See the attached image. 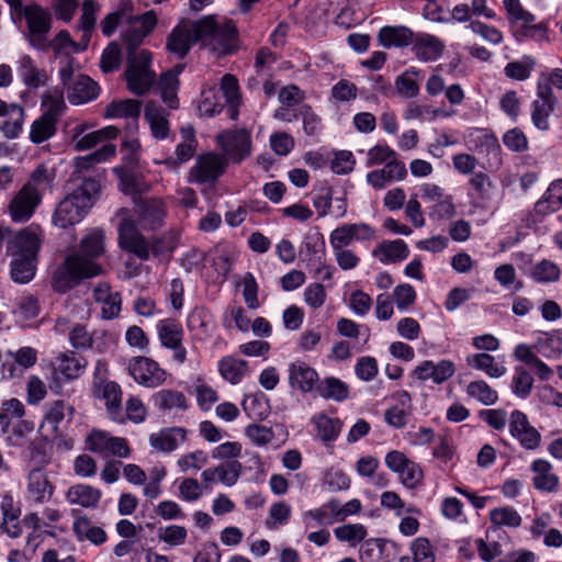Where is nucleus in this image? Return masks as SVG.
<instances>
[{"mask_svg": "<svg viewBox=\"0 0 562 562\" xmlns=\"http://www.w3.org/2000/svg\"><path fill=\"white\" fill-rule=\"evenodd\" d=\"M106 363L98 361L94 370L93 394L95 397L104 401L109 417L116 423H124L125 417L122 414V390L113 381H105Z\"/></svg>", "mask_w": 562, "mask_h": 562, "instance_id": "obj_9", "label": "nucleus"}, {"mask_svg": "<svg viewBox=\"0 0 562 562\" xmlns=\"http://www.w3.org/2000/svg\"><path fill=\"white\" fill-rule=\"evenodd\" d=\"M169 113L158 105L157 103L150 101L147 103L145 108V120L148 122L151 135L157 139H164L169 134Z\"/></svg>", "mask_w": 562, "mask_h": 562, "instance_id": "obj_40", "label": "nucleus"}, {"mask_svg": "<svg viewBox=\"0 0 562 562\" xmlns=\"http://www.w3.org/2000/svg\"><path fill=\"white\" fill-rule=\"evenodd\" d=\"M11 278L15 283H29L35 277L37 257L12 256Z\"/></svg>", "mask_w": 562, "mask_h": 562, "instance_id": "obj_46", "label": "nucleus"}, {"mask_svg": "<svg viewBox=\"0 0 562 562\" xmlns=\"http://www.w3.org/2000/svg\"><path fill=\"white\" fill-rule=\"evenodd\" d=\"M195 43H200L198 21H182L169 34L167 48L170 53L183 58Z\"/></svg>", "mask_w": 562, "mask_h": 562, "instance_id": "obj_20", "label": "nucleus"}, {"mask_svg": "<svg viewBox=\"0 0 562 562\" xmlns=\"http://www.w3.org/2000/svg\"><path fill=\"white\" fill-rule=\"evenodd\" d=\"M56 173L53 168L38 165L29 176L22 187L10 199L7 212L12 223L29 222L43 202L47 192L55 186Z\"/></svg>", "mask_w": 562, "mask_h": 562, "instance_id": "obj_2", "label": "nucleus"}, {"mask_svg": "<svg viewBox=\"0 0 562 562\" xmlns=\"http://www.w3.org/2000/svg\"><path fill=\"white\" fill-rule=\"evenodd\" d=\"M562 209V179L550 183L533 206V216L540 220Z\"/></svg>", "mask_w": 562, "mask_h": 562, "instance_id": "obj_31", "label": "nucleus"}, {"mask_svg": "<svg viewBox=\"0 0 562 562\" xmlns=\"http://www.w3.org/2000/svg\"><path fill=\"white\" fill-rule=\"evenodd\" d=\"M154 402L159 409H186L188 407L184 394L176 390H160L154 395Z\"/></svg>", "mask_w": 562, "mask_h": 562, "instance_id": "obj_57", "label": "nucleus"}, {"mask_svg": "<svg viewBox=\"0 0 562 562\" xmlns=\"http://www.w3.org/2000/svg\"><path fill=\"white\" fill-rule=\"evenodd\" d=\"M248 370V364L245 360L236 359L231 356L223 357L218 361V371L223 379L232 384H237L241 381Z\"/></svg>", "mask_w": 562, "mask_h": 562, "instance_id": "obj_53", "label": "nucleus"}, {"mask_svg": "<svg viewBox=\"0 0 562 562\" xmlns=\"http://www.w3.org/2000/svg\"><path fill=\"white\" fill-rule=\"evenodd\" d=\"M510 27L515 38L522 42L527 38L536 42L548 41V29L543 22L536 23V16L525 10L519 0H504Z\"/></svg>", "mask_w": 562, "mask_h": 562, "instance_id": "obj_6", "label": "nucleus"}, {"mask_svg": "<svg viewBox=\"0 0 562 562\" xmlns=\"http://www.w3.org/2000/svg\"><path fill=\"white\" fill-rule=\"evenodd\" d=\"M241 470L243 467L238 461H232L204 470L201 477L205 488L217 481L226 486H233L237 483Z\"/></svg>", "mask_w": 562, "mask_h": 562, "instance_id": "obj_27", "label": "nucleus"}, {"mask_svg": "<svg viewBox=\"0 0 562 562\" xmlns=\"http://www.w3.org/2000/svg\"><path fill=\"white\" fill-rule=\"evenodd\" d=\"M375 231L367 223L344 224L335 228L329 236L333 249H346L353 240H371Z\"/></svg>", "mask_w": 562, "mask_h": 562, "instance_id": "obj_21", "label": "nucleus"}, {"mask_svg": "<svg viewBox=\"0 0 562 562\" xmlns=\"http://www.w3.org/2000/svg\"><path fill=\"white\" fill-rule=\"evenodd\" d=\"M514 358L524 363L522 367L527 368L530 373H535L541 381H548L553 375V370L536 355L529 345H517Z\"/></svg>", "mask_w": 562, "mask_h": 562, "instance_id": "obj_26", "label": "nucleus"}, {"mask_svg": "<svg viewBox=\"0 0 562 562\" xmlns=\"http://www.w3.org/2000/svg\"><path fill=\"white\" fill-rule=\"evenodd\" d=\"M467 394L485 406L494 405L498 401V393L483 380L470 382Z\"/></svg>", "mask_w": 562, "mask_h": 562, "instance_id": "obj_58", "label": "nucleus"}, {"mask_svg": "<svg viewBox=\"0 0 562 562\" xmlns=\"http://www.w3.org/2000/svg\"><path fill=\"white\" fill-rule=\"evenodd\" d=\"M509 432L527 450H535L541 443L540 432L530 425L527 415L520 411L512 412Z\"/></svg>", "mask_w": 562, "mask_h": 562, "instance_id": "obj_22", "label": "nucleus"}, {"mask_svg": "<svg viewBox=\"0 0 562 562\" xmlns=\"http://www.w3.org/2000/svg\"><path fill=\"white\" fill-rule=\"evenodd\" d=\"M387 544L395 547L393 542L380 538L366 540L359 549L360 562H391L392 557L386 552Z\"/></svg>", "mask_w": 562, "mask_h": 562, "instance_id": "obj_41", "label": "nucleus"}, {"mask_svg": "<svg viewBox=\"0 0 562 562\" xmlns=\"http://www.w3.org/2000/svg\"><path fill=\"white\" fill-rule=\"evenodd\" d=\"M180 70L164 72L158 82V89L162 101L170 108H178L177 90L179 86L178 74Z\"/></svg>", "mask_w": 562, "mask_h": 562, "instance_id": "obj_54", "label": "nucleus"}, {"mask_svg": "<svg viewBox=\"0 0 562 562\" xmlns=\"http://www.w3.org/2000/svg\"><path fill=\"white\" fill-rule=\"evenodd\" d=\"M59 77L66 87L67 98L71 104H83L99 95V85L86 75L76 74L72 58H68L60 67Z\"/></svg>", "mask_w": 562, "mask_h": 562, "instance_id": "obj_7", "label": "nucleus"}, {"mask_svg": "<svg viewBox=\"0 0 562 562\" xmlns=\"http://www.w3.org/2000/svg\"><path fill=\"white\" fill-rule=\"evenodd\" d=\"M414 41V33L405 26H384L379 32V42L384 47L407 46Z\"/></svg>", "mask_w": 562, "mask_h": 562, "instance_id": "obj_48", "label": "nucleus"}, {"mask_svg": "<svg viewBox=\"0 0 562 562\" xmlns=\"http://www.w3.org/2000/svg\"><path fill=\"white\" fill-rule=\"evenodd\" d=\"M187 431L181 427L161 429L149 436L150 446L161 452H171L186 439Z\"/></svg>", "mask_w": 562, "mask_h": 562, "instance_id": "obj_37", "label": "nucleus"}, {"mask_svg": "<svg viewBox=\"0 0 562 562\" xmlns=\"http://www.w3.org/2000/svg\"><path fill=\"white\" fill-rule=\"evenodd\" d=\"M312 423L316 427L317 437L324 442L335 441L341 430V422L338 418H330L327 415L319 413L312 417Z\"/></svg>", "mask_w": 562, "mask_h": 562, "instance_id": "obj_50", "label": "nucleus"}, {"mask_svg": "<svg viewBox=\"0 0 562 562\" xmlns=\"http://www.w3.org/2000/svg\"><path fill=\"white\" fill-rule=\"evenodd\" d=\"M316 393L326 400L344 402L349 397V386L338 378L327 376L319 381Z\"/></svg>", "mask_w": 562, "mask_h": 562, "instance_id": "obj_49", "label": "nucleus"}, {"mask_svg": "<svg viewBox=\"0 0 562 562\" xmlns=\"http://www.w3.org/2000/svg\"><path fill=\"white\" fill-rule=\"evenodd\" d=\"M417 71L412 68L407 69L396 78L395 88L400 95L407 99H412L418 95L419 85L415 79Z\"/></svg>", "mask_w": 562, "mask_h": 562, "instance_id": "obj_62", "label": "nucleus"}, {"mask_svg": "<svg viewBox=\"0 0 562 562\" xmlns=\"http://www.w3.org/2000/svg\"><path fill=\"white\" fill-rule=\"evenodd\" d=\"M530 470L533 473L532 485L536 490L546 493H553L558 490L560 480L548 460H533Z\"/></svg>", "mask_w": 562, "mask_h": 562, "instance_id": "obj_28", "label": "nucleus"}, {"mask_svg": "<svg viewBox=\"0 0 562 562\" xmlns=\"http://www.w3.org/2000/svg\"><path fill=\"white\" fill-rule=\"evenodd\" d=\"M18 70L23 82L30 88H38L46 82V72L38 69L29 55H23L20 58Z\"/></svg>", "mask_w": 562, "mask_h": 562, "instance_id": "obj_51", "label": "nucleus"}, {"mask_svg": "<svg viewBox=\"0 0 562 562\" xmlns=\"http://www.w3.org/2000/svg\"><path fill=\"white\" fill-rule=\"evenodd\" d=\"M103 179L99 172L85 177L82 183L56 205L52 215L53 225L67 229L80 223L99 195Z\"/></svg>", "mask_w": 562, "mask_h": 562, "instance_id": "obj_3", "label": "nucleus"}, {"mask_svg": "<svg viewBox=\"0 0 562 562\" xmlns=\"http://www.w3.org/2000/svg\"><path fill=\"white\" fill-rule=\"evenodd\" d=\"M113 172L120 180V189L126 195L133 198L149 190V184L143 176L135 170L126 167H115Z\"/></svg>", "mask_w": 562, "mask_h": 562, "instance_id": "obj_36", "label": "nucleus"}, {"mask_svg": "<svg viewBox=\"0 0 562 562\" xmlns=\"http://www.w3.org/2000/svg\"><path fill=\"white\" fill-rule=\"evenodd\" d=\"M124 78L128 90L136 95H144L153 87L156 74L150 68L151 55L140 49L137 54H127Z\"/></svg>", "mask_w": 562, "mask_h": 562, "instance_id": "obj_8", "label": "nucleus"}, {"mask_svg": "<svg viewBox=\"0 0 562 562\" xmlns=\"http://www.w3.org/2000/svg\"><path fill=\"white\" fill-rule=\"evenodd\" d=\"M413 50L416 57L424 61H432L438 59L445 48L443 43L436 36L430 34H417L414 37Z\"/></svg>", "mask_w": 562, "mask_h": 562, "instance_id": "obj_38", "label": "nucleus"}, {"mask_svg": "<svg viewBox=\"0 0 562 562\" xmlns=\"http://www.w3.org/2000/svg\"><path fill=\"white\" fill-rule=\"evenodd\" d=\"M467 364L485 372L490 378H501L506 373V368L496 362L493 356L485 352L468 356Z\"/></svg>", "mask_w": 562, "mask_h": 562, "instance_id": "obj_52", "label": "nucleus"}, {"mask_svg": "<svg viewBox=\"0 0 562 562\" xmlns=\"http://www.w3.org/2000/svg\"><path fill=\"white\" fill-rule=\"evenodd\" d=\"M86 448L103 459L127 458L131 449L125 438L114 437L101 429H92L86 437Z\"/></svg>", "mask_w": 562, "mask_h": 562, "instance_id": "obj_12", "label": "nucleus"}, {"mask_svg": "<svg viewBox=\"0 0 562 562\" xmlns=\"http://www.w3.org/2000/svg\"><path fill=\"white\" fill-rule=\"evenodd\" d=\"M101 273L102 268L98 262H91L79 255L69 254L54 270L50 286L55 292L64 294L77 286L82 280Z\"/></svg>", "mask_w": 562, "mask_h": 562, "instance_id": "obj_5", "label": "nucleus"}, {"mask_svg": "<svg viewBox=\"0 0 562 562\" xmlns=\"http://www.w3.org/2000/svg\"><path fill=\"white\" fill-rule=\"evenodd\" d=\"M92 296L97 303L102 305L101 315L104 319H113L119 316L122 305L121 294L113 292L108 283H99L93 289Z\"/></svg>", "mask_w": 562, "mask_h": 562, "instance_id": "obj_32", "label": "nucleus"}, {"mask_svg": "<svg viewBox=\"0 0 562 562\" xmlns=\"http://www.w3.org/2000/svg\"><path fill=\"white\" fill-rule=\"evenodd\" d=\"M372 255L386 265L406 259L409 249L403 239L384 240L373 249Z\"/></svg>", "mask_w": 562, "mask_h": 562, "instance_id": "obj_39", "label": "nucleus"}, {"mask_svg": "<svg viewBox=\"0 0 562 562\" xmlns=\"http://www.w3.org/2000/svg\"><path fill=\"white\" fill-rule=\"evenodd\" d=\"M127 370L135 382L146 387H158L167 379L166 370L157 361L143 356L131 358Z\"/></svg>", "mask_w": 562, "mask_h": 562, "instance_id": "obj_15", "label": "nucleus"}, {"mask_svg": "<svg viewBox=\"0 0 562 562\" xmlns=\"http://www.w3.org/2000/svg\"><path fill=\"white\" fill-rule=\"evenodd\" d=\"M221 91L226 99L228 109L227 113L231 120H237L240 104V92L238 80L235 76L226 74L221 80Z\"/></svg>", "mask_w": 562, "mask_h": 562, "instance_id": "obj_47", "label": "nucleus"}, {"mask_svg": "<svg viewBox=\"0 0 562 562\" xmlns=\"http://www.w3.org/2000/svg\"><path fill=\"white\" fill-rule=\"evenodd\" d=\"M367 528L361 524H346L334 529L335 537L351 547L357 546L367 537Z\"/></svg>", "mask_w": 562, "mask_h": 562, "instance_id": "obj_59", "label": "nucleus"}, {"mask_svg": "<svg viewBox=\"0 0 562 562\" xmlns=\"http://www.w3.org/2000/svg\"><path fill=\"white\" fill-rule=\"evenodd\" d=\"M38 301L31 295L21 297L13 311L15 323L23 327L30 326L31 322L38 316Z\"/></svg>", "mask_w": 562, "mask_h": 562, "instance_id": "obj_55", "label": "nucleus"}, {"mask_svg": "<svg viewBox=\"0 0 562 562\" xmlns=\"http://www.w3.org/2000/svg\"><path fill=\"white\" fill-rule=\"evenodd\" d=\"M536 60L531 56H525L521 60L510 61L505 68V75L515 80H526L535 68Z\"/></svg>", "mask_w": 562, "mask_h": 562, "instance_id": "obj_63", "label": "nucleus"}, {"mask_svg": "<svg viewBox=\"0 0 562 562\" xmlns=\"http://www.w3.org/2000/svg\"><path fill=\"white\" fill-rule=\"evenodd\" d=\"M157 23V16L154 11H147L144 14L128 16L127 27L122 34L123 44L127 54H137L138 46L145 37L154 30Z\"/></svg>", "mask_w": 562, "mask_h": 562, "instance_id": "obj_17", "label": "nucleus"}, {"mask_svg": "<svg viewBox=\"0 0 562 562\" xmlns=\"http://www.w3.org/2000/svg\"><path fill=\"white\" fill-rule=\"evenodd\" d=\"M469 186L472 191L470 195L480 206H485L492 200L496 189L488 175L482 171L473 173L469 180Z\"/></svg>", "mask_w": 562, "mask_h": 562, "instance_id": "obj_44", "label": "nucleus"}, {"mask_svg": "<svg viewBox=\"0 0 562 562\" xmlns=\"http://www.w3.org/2000/svg\"><path fill=\"white\" fill-rule=\"evenodd\" d=\"M198 30L201 45L220 56L231 55L238 48V31L232 20L207 15L198 20Z\"/></svg>", "mask_w": 562, "mask_h": 562, "instance_id": "obj_4", "label": "nucleus"}, {"mask_svg": "<svg viewBox=\"0 0 562 562\" xmlns=\"http://www.w3.org/2000/svg\"><path fill=\"white\" fill-rule=\"evenodd\" d=\"M142 113V102L135 99H124L112 101L105 108V116L110 119L132 120L130 126L135 130L137 120Z\"/></svg>", "mask_w": 562, "mask_h": 562, "instance_id": "obj_34", "label": "nucleus"}, {"mask_svg": "<svg viewBox=\"0 0 562 562\" xmlns=\"http://www.w3.org/2000/svg\"><path fill=\"white\" fill-rule=\"evenodd\" d=\"M215 142L228 164L239 165L252 154L251 132L245 127L225 130L215 136Z\"/></svg>", "mask_w": 562, "mask_h": 562, "instance_id": "obj_10", "label": "nucleus"}, {"mask_svg": "<svg viewBox=\"0 0 562 562\" xmlns=\"http://www.w3.org/2000/svg\"><path fill=\"white\" fill-rule=\"evenodd\" d=\"M488 519L495 529H517L522 524L520 514L512 506H498L490 510Z\"/></svg>", "mask_w": 562, "mask_h": 562, "instance_id": "obj_45", "label": "nucleus"}, {"mask_svg": "<svg viewBox=\"0 0 562 562\" xmlns=\"http://www.w3.org/2000/svg\"><path fill=\"white\" fill-rule=\"evenodd\" d=\"M55 493V485L43 468H31L25 480V499L35 505L48 503Z\"/></svg>", "mask_w": 562, "mask_h": 562, "instance_id": "obj_18", "label": "nucleus"}, {"mask_svg": "<svg viewBox=\"0 0 562 562\" xmlns=\"http://www.w3.org/2000/svg\"><path fill=\"white\" fill-rule=\"evenodd\" d=\"M227 159L217 153H205L196 157L189 172V181L198 184H214L226 171Z\"/></svg>", "mask_w": 562, "mask_h": 562, "instance_id": "obj_13", "label": "nucleus"}, {"mask_svg": "<svg viewBox=\"0 0 562 562\" xmlns=\"http://www.w3.org/2000/svg\"><path fill=\"white\" fill-rule=\"evenodd\" d=\"M533 386V376L522 366L515 367V373L512 382V390L515 395L526 398L530 395Z\"/></svg>", "mask_w": 562, "mask_h": 562, "instance_id": "obj_61", "label": "nucleus"}, {"mask_svg": "<svg viewBox=\"0 0 562 562\" xmlns=\"http://www.w3.org/2000/svg\"><path fill=\"white\" fill-rule=\"evenodd\" d=\"M27 24L26 38L30 45L37 50H47L49 41L47 35L52 29L50 13L38 4H29L22 9Z\"/></svg>", "mask_w": 562, "mask_h": 562, "instance_id": "obj_11", "label": "nucleus"}, {"mask_svg": "<svg viewBox=\"0 0 562 562\" xmlns=\"http://www.w3.org/2000/svg\"><path fill=\"white\" fill-rule=\"evenodd\" d=\"M454 111H446L442 108H434L430 104L409 102L403 112L406 121H418L419 123L434 122L437 119L450 117Z\"/></svg>", "mask_w": 562, "mask_h": 562, "instance_id": "obj_33", "label": "nucleus"}, {"mask_svg": "<svg viewBox=\"0 0 562 562\" xmlns=\"http://www.w3.org/2000/svg\"><path fill=\"white\" fill-rule=\"evenodd\" d=\"M87 367V361L82 357H78L75 352L69 351L60 353L54 362V372L60 373L67 380L79 378Z\"/></svg>", "mask_w": 562, "mask_h": 562, "instance_id": "obj_42", "label": "nucleus"}, {"mask_svg": "<svg viewBox=\"0 0 562 562\" xmlns=\"http://www.w3.org/2000/svg\"><path fill=\"white\" fill-rule=\"evenodd\" d=\"M72 530L79 541L87 540L95 546L103 544L108 539L106 532L101 527L92 525L86 516L75 517Z\"/></svg>", "mask_w": 562, "mask_h": 562, "instance_id": "obj_43", "label": "nucleus"}, {"mask_svg": "<svg viewBox=\"0 0 562 562\" xmlns=\"http://www.w3.org/2000/svg\"><path fill=\"white\" fill-rule=\"evenodd\" d=\"M57 122L47 116L41 115L36 119L30 130V139L33 144H42L52 138L57 131Z\"/></svg>", "mask_w": 562, "mask_h": 562, "instance_id": "obj_56", "label": "nucleus"}, {"mask_svg": "<svg viewBox=\"0 0 562 562\" xmlns=\"http://www.w3.org/2000/svg\"><path fill=\"white\" fill-rule=\"evenodd\" d=\"M24 110L18 104L0 100V131L7 138H15L22 131Z\"/></svg>", "mask_w": 562, "mask_h": 562, "instance_id": "obj_30", "label": "nucleus"}, {"mask_svg": "<svg viewBox=\"0 0 562 562\" xmlns=\"http://www.w3.org/2000/svg\"><path fill=\"white\" fill-rule=\"evenodd\" d=\"M116 148L113 144H104L102 147L94 153H91L83 157H78L76 159V168L78 172L82 170H88L95 164L108 160L110 157L115 155Z\"/></svg>", "mask_w": 562, "mask_h": 562, "instance_id": "obj_60", "label": "nucleus"}, {"mask_svg": "<svg viewBox=\"0 0 562 562\" xmlns=\"http://www.w3.org/2000/svg\"><path fill=\"white\" fill-rule=\"evenodd\" d=\"M407 175L406 166L398 159L389 160L383 168L367 175V182L375 190H382L394 180H403Z\"/></svg>", "mask_w": 562, "mask_h": 562, "instance_id": "obj_25", "label": "nucleus"}, {"mask_svg": "<svg viewBox=\"0 0 562 562\" xmlns=\"http://www.w3.org/2000/svg\"><path fill=\"white\" fill-rule=\"evenodd\" d=\"M558 99L553 90L547 87H537L536 99L531 103L530 116L533 126L547 132L550 130V116L554 112Z\"/></svg>", "mask_w": 562, "mask_h": 562, "instance_id": "obj_19", "label": "nucleus"}, {"mask_svg": "<svg viewBox=\"0 0 562 562\" xmlns=\"http://www.w3.org/2000/svg\"><path fill=\"white\" fill-rule=\"evenodd\" d=\"M121 64V47L116 42H111L102 52L100 68L104 74H109L117 70Z\"/></svg>", "mask_w": 562, "mask_h": 562, "instance_id": "obj_64", "label": "nucleus"}, {"mask_svg": "<svg viewBox=\"0 0 562 562\" xmlns=\"http://www.w3.org/2000/svg\"><path fill=\"white\" fill-rule=\"evenodd\" d=\"M44 239V231L38 224H30L21 229L11 228L10 256L37 257Z\"/></svg>", "mask_w": 562, "mask_h": 562, "instance_id": "obj_14", "label": "nucleus"}, {"mask_svg": "<svg viewBox=\"0 0 562 562\" xmlns=\"http://www.w3.org/2000/svg\"><path fill=\"white\" fill-rule=\"evenodd\" d=\"M105 252L104 232L100 228H93L80 241L79 249L70 255H79L85 260L95 262V259Z\"/></svg>", "mask_w": 562, "mask_h": 562, "instance_id": "obj_35", "label": "nucleus"}, {"mask_svg": "<svg viewBox=\"0 0 562 562\" xmlns=\"http://www.w3.org/2000/svg\"><path fill=\"white\" fill-rule=\"evenodd\" d=\"M187 327L193 341H204L215 327L214 317L205 307H194L188 315Z\"/></svg>", "mask_w": 562, "mask_h": 562, "instance_id": "obj_24", "label": "nucleus"}, {"mask_svg": "<svg viewBox=\"0 0 562 562\" xmlns=\"http://www.w3.org/2000/svg\"><path fill=\"white\" fill-rule=\"evenodd\" d=\"M66 501L72 506L86 509H95L102 497V492L89 484H75L68 487L65 494Z\"/></svg>", "mask_w": 562, "mask_h": 562, "instance_id": "obj_29", "label": "nucleus"}, {"mask_svg": "<svg viewBox=\"0 0 562 562\" xmlns=\"http://www.w3.org/2000/svg\"><path fill=\"white\" fill-rule=\"evenodd\" d=\"M134 211L137 224L130 217L123 218L119 226V243L122 249L147 260L157 250L155 245L139 233L138 226L145 231H155L162 226L167 214L166 207L159 199H144L136 202Z\"/></svg>", "mask_w": 562, "mask_h": 562, "instance_id": "obj_1", "label": "nucleus"}, {"mask_svg": "<svg viewBox=\"0 0 562 562\" xmlns=\"http://www.w3.org/2000/svg\"><path fill=\"white\" fill-rule=\"evenodd\" d=\"M158 339L162 347L172 350V360L178 364L187 361L188 351L183 346V329L173 318H165L156 326Z\"/></svg>", "mask_w": 562, "mask_h": 562, "instance_id": "obj_16", "label": "nucleus"}, {"mask_svg": "<svg viewBox=\"0 0 562 562\" xmlns=\"http://www.w3.org/2000/svg\"><path fill=\"white\" fill-rule=\"evenodd\" d=\"M289 383L302 393L316 392L319 383L317 371L304 361L297 360L289 366Z\"/></svg>", "mask_w": 562, "mask_h": 562, "instance_id": "obj_23", "label": "nucleus"}]
</instances>
